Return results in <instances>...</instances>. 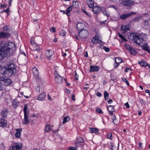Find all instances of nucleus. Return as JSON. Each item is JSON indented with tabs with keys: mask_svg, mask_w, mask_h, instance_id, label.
I'll use <instances>...</instances> for the list:
<instances>
[{
	"mask_svg": "<svg viewBox=\"0 0 150 150\" xmlns=\"http://www.w3.org/2000/svg\"><path fill=\"white\" fill-rule=\"evenodd\" d=\"M16 66L13 64H11L8 66V67L5 68L3 74L11 76L15 75L16 73Z\"/></svg>",
	"mask_w": 150,
	"mask_h": 150,
	"instance_id": "nucleus-3",
	"label": "nucleus"
},
{
	"mask_svg": "<svg viewBox=\"0 0 150 150\" xmlns=\"http://www.w3.org/2000/svg\"><path fill=\"white\" fill-rule=\"evenodd\" d=\"M5 12L7 13L8 15H9L10 12L9 8L8 7L7 9L4 10L1 12Z\"/></svg>",
	"mask_w": 150,
	"mask_h": 150,
	"instance_id": "nucleus-35",
	"label": "nucleus"
},
{
	"mask_svg": "<svg viewBox=\"0 0 150 150\" xmlns=\"http://www.w3.org/2000/svg\"><path fill=\"white\" fill-rule=\"evenodd\" d=\"M22 144L18 143H15L10 147V150H21Z\"/></svg>",
	"mask_w": 150,
	"mask_h": 150,
	"instance_id": "nucleus-7",
	"label": "nucleus"
},
{
	"mask_svg": "<svg viewBox=\"0 0 150 150\" xmlns=\"http://www.w3.org/2000/svg\"><path fill=\"white\" fill-rule=\"evenodd\" d=\"M15 44L9 42H0V60H2L5 57H9L16 52Z\"/></svg>",
	"mask_w": 150,
	"mask_h": 150,
	"instance_id": "nucleus-1",
	"label": "nucleus"
},
{
	"mask_svg": "<svg viewBox=\"0 0 150 150\" xmlns=\"http://www.w3.org/2000/svg\"><path fill=\"white\" fill-rule=\"evenodd\" d=\"M122 80L124 82H126V83L127 86H129V83L126 79L125 78H123L122 79Z\"/></svg>",
	"mask_w": 150,
	"mask_h": 150,
	"instance_id": "nucleus-40",
	"label": "nucleus"
},
{
	"mask_svg": "<svg viewBox=\"0 0 150 150\" xmlns=\"http://www.w3.org/2000/svg\"><path fill=\"white\" fill-rule=\"evenodd\" d=\"M70 120V117L69 116H67V117H64L63 118L62 123L64 124L65 122L69 121Z\"/></svg>",
	"mask_w": 150,
	"mask_h": 150,
	"instance_id": "nucleus-26",
	"label": "nucleus"
},
{
	"mask_svg": "<svg viewBox=\"0 0 150 150\" xmlns=\"http://www.w3.org/2000/svg\"><path fill=\"white\" fill-rule=\"evenodd\" d=\"M3 30L4 31L8 32L9 31L10 29L6 25L4 26Z\"/></svg>",
	"mask_w": 150,
	"mask_h": 150,
	"instance_id": "nucleus-39",
	"label": "nucleus"
},
{
	"mask_svg": "<svg viewBox=\"0 0 150 150\" xmlns=\"http://www.w3.org/2000/svg\"><path fill=\"white\" fill-rule=\"evenodd\" d=\"M84 55L85 57H88V53L87 51L84 54Z\"/></svg>",
	"mask_w": 150,
	"mask_h": 150,
	"instance_id": "nucleus-62",
	"label": "nucleus"
},
{
	"mask_svg": "<svg viewBox=\"0 0 150 150\" xmlns=\"http://www.w3.org/2000/svg\"><path fill=\"white\" fill-rule=\"evenodd\" d=\"M120 60V58L119 57H116L115 58V62L116 65H115V67L114 68H117V67L119 65V64L122 62V60H120V61H118V62H117V60Z\"/></svg>",
	"mask_w": 150,
	"mask_h": 150,
	"instance_id": "nucleus-22",
	"label": "nucleus"
},
{
	"mask_svg": "<svg viewBox=\"0 0 150 150\" xmlns=\"http://www.w3.org/2000/svg\"><path fill=\"white\" fill-rule=\"evenodd\" d=\"M78 77H79L78 75L77 74L76 72L75 75L74 79L75 80H78Z\"/></svg>",
	"mask_w": 150,
	"mask_h": 150,
	"instance_id": "nucleus-54",
	"label": "nucleus"
},
{
	"mask_svg": "<svg viewBox=\"0 0 150 150\" xmlns=\"http://www.w3.org/2000/svg\"><path fill=\"white\" fill-rule=\"evenodd\" d=\"M46 94L45 93H42L38 97L37 99L39 100H42L44 99L45 98Z\"/></svg>",
	"mask_w": 150,
	"mask_h": 150,
	"instance_id": "nucleus-19",
	"label": "nucleus"
},
{
	"mask_svg": "<svg viewBox=\"0 0 150 150\" xmlns=\"http://www.w3.org/2000/svg\"><path fill=\"white\" fill-rule=\"evenodd\" d=\"M28 109L27 105L25 104L23 108V112L24 114V120L22 123L23 125H26L29 123V120L28 118V115H27V112Z\"/></svg>",
	"mask_w": 150,
	"mask_h": 150,
	"instance_id": "nucleus-4",
	"label": "nucleus"
},
{
	"mask_svg": "<svg viewBox=\"0 0 150 150\" xmlns=\"http://www.w3.org/2000/svg\"><path fill=\"white\" fill-rule=\"evenodd\" d=\"M53 53L51 50H47L46 52V58L48 59H50Z\"/></svg>",
	"mask_w": 150,
	"mask_h": 150,
	"instance_id": "nucleus-15",
	"label": "nucleus"
},
{
	"mask_svg": "<svg viewBox=\"0 0 150 150\" xmlns=\"http://www.w3.org/2000/svg\"><path fill=\"white\" fill-rule=\"evenodd\" d=\"M59 33L60 35L62 36H65L66 35V33L65 31L63 30H60L59 32Z\"/></svg>",
	"mask_w": 150,
	"mask_h": 150,
	"instance_id": "nucleus-34",
	"label": "nucleus"
},
{
	"mask_svg": "<svg viewBox=\"0 0 150 150\" xmlns=\"http://www.w3.org/2000/svg\"><path fill=\"white\" fill-rule=\"evenodd\" d=\"M16 132L15 134V136L16 137L19 138L21 136V133L22 132V129H16Z\"/></svg>",
	"mask_w": 150,
	"mask_h": 150,
	"instance_id": "nucleus-20",
	"label": "nucleus"
},
{
	"mask_svg": "<svg viewBox=\"0 0 150 150\" xmlns=\"http://www.w3.org/2000/svg\"><path fill=\"white\" fill-rule=\"evenodd\" d=\"M13 1V0H9L8 3V5L9 6H11V3Z\"/></svg>",
	"mask_w": 150,
	"mask_h": 150,
	"instance_id": "nucleus-61",
	"label": "nucleus"
},
{
	"mask_svg": "<svg viewBox=\"0 0 150 150\" xmlns=\"http://www.w3.org/2000/svg\"><path fill=\"white\" fill-rule=\"evenodd\" d=\"M136 13V12H131L127 14L123 13L120 16V18L122 20H125L132 15H135Z\"/></svg>",
	"mask_w": 150,
	"mask_h": 150,
	"instance_id": "nucleus-8",
	"label": "nucleus"
},
{
	"mask_svg": "<svg viewBox=\"0 0 150 150\" xmlns=\"http://www.w3.org/2000/svg\"><path fill=\"white\" fill-rule=\"evenodd\" d=\"M84 140L81 137H80L79 139L78 140V142L79 143H84Z\"/></svg>",
	"mask_w": 150,
	"mask_h": 150,
	"instance_id": "nucleus-45",
	"label": "nucleus"
},
{
	"mask_svg": "<svg viewBox=\"0 0 150 150\" xmlns=\"http://www.w3.org/2000/svg\"><path fill=\"white\" fill-rule=\"evenodd\" d=\"M130 25H122L121 27V30L122 32L125 33L130 30Z\"/></svg>",
	"mask_w": 150,
	"mask_h": 150,
	"instance_id": "nucleus-12",
	"label": "nucleus"
},
{
	"mask_svg": "<svg viewBox=\"0 0 150 150\" xmlns=\"http://www.w3.org/2000/svg\"><path fill=\"white\" fill-rule=\"evenodd\" d=\"M2 63L0 62V71L1 70L4 71L5 68H3L1 65Z\"/></svg>",
	"mask_w": 150,
	"mask_h": 150,
	"instance_id": "nucleus-52",
	"label": "nucleus"
},
{
	"mask_svg": "<svg viewBox=\"0 0 150 150\" xmlns=\"http://www.w3.org/2000/svg\"><path fill=\"white\" fill-rule=\"evenodd\" d=\"M112 137V134L111 133H110L108 134L107 135V137L108 139H111V137Z\"/></svg>",
	"mask_w": 150,
	"mask_h": 150,
	"instance_id": "nucleus-50",
	"label": "nucleus"
},
{
	"mask_svg": "<svg viewBox=\"0 0 150 150\" xmlns=\"http://www.w3.org/2000/svg\"><path fill=\"white\" fill-rule=\"evenodd\" d=\"M79 36L82 38H85L88 35V33L86 30H83L79 33Z\"/></svg>",
	"mask_w": 150,
	"mask_h": 150,
	"instance_id": "nucleus-9",
	"label": "nucleus"
},
{
	"mask_svg": "<svg viewBox=\"0 0 150 150\" xmlns=\"http://www.w3.org/2000/svg\"><path fill=\"white\" fill-rule=\"evenodd\" d=\"M8 113L7 110L4 109L1 111V115L3 117H5L7 116Z\"/></svg>",
	"mask_w": 150,
	"mask_h": 150,
	"instance_id": "nucleus-23",
	"label": "nucleus"
},
{
	"mask_svg": "<svg viewBox=\"0 0 150 150\" xmlns=\"http://www.w3.org/2000/svg\"><path fill=\"white\" fill-rule=\"evenodd\" d=\"M0 6L1 7H3L4 8H6V5H5L4 4H0Z\"/></svg>",
	"mask_w": 150,
	"mask_h": 150,
	"instance_id": "nucleus-55",
	"label": "nucleus"
},
{
	"mask_svg": "<svg viewBox=\"0 0 150 150\" xmlns=\"http://www.w3.org/2000/svg\"><path fill=\"white\" fill-rule=\"evenodd\" d=\"M133 1L132 0H126L123 1L122 3L124 5L126 6H131L132 4Z\"/></svg>",
	"mask_w": 150,
	"mask_h": 150,
	"instance_id": "nucleus-16",
	"label": "nucleus"
},
{
	"mask_svg": "<svg viewBox=\"0 0 150 150\" xmlns=\"http://www.w3.org/2000/svg\"><path fill=\"white\" fill-rule=\"evenodd\" d=\"M103 49L106 52H108L110 50V49L108 47H103Z\"/></svg>",
	"mask_w": 150,
	"mask_h": 150,
	"instance_id": "nucleus-48",
	"label": "nucleus"
},
{
	"mask_svg": "<svg viewBox=\"0 0 150 150\" xmlns=\"http://www.w3.org/2000/svg\"><path fill=\"white\" fill-rule=\"evenodd\" d=\"M10 34L9 33L1 32H0V38H5L9 37Z\"/></svg>",
	"mask_w": 150,
	"mask_h": 150,
	"instance_id": "nucleus-14",
	"label": "nucleus"
},
{
	"mask_svg": "<svg viewBox=\"0 0 150 150\" xmlns=\"http://www.w3.org/2000/svg\"><path fill=\"white\" fill-rule=\"evenodd\" d=\"M33 73L34 76H36L37 80L38 81L41 79V78L39 75V72L38 69L36 67H33L32 69Z\"/></svg>",
	"mask_w": 150,
	"mask_h": 150,
	"instance_id": "nucleus-10",
	"label": "nucleus"
},
{
	"mask_svg": "<svg viewBox=\"0 0 150 150\" xmlns=\"http://www.w3.org/2000/svg\"><path fill=\"white\" fill-rule=\"evenodd\" d=\"M141 18V16H138L136 18H134L132 20L133 22H136L137 21H139Z\"/></svg>",
	"mask_w": 150,
	"mask_h": 150,
	"instance_id": "nucleus-32",
	"label": "nucleus"
},
{
	"mask_svg": "<svg viewBox=\"0 0 150 150\" xmlns=\"http://www.w3.org/2000/svg\"><path fill=\"white\" fill-rule=\"evenodd\" d=\"M50 31L52 33H54L55 32L56 30H55V28L54 27H52L50 28Z\"/></svg>",
	"mask_w": 150,
	"mask_h": 150,
	"instance_id": "nucleus-49",
	"label": "nucleus"
},
{
	"mask_svg": "<svg viewBox=\"0 0 150 150\" xmlns=\"http://www.w3.org/2000/svg\"><path fill=\"white\" fill-rule=\"evenodd\" d=\"M113 102V101L111 99H110L108 102V104H111V103Z\"/></svg>",
	"mask_w": 150,
	"mask_h": 150,
	"instance_id": "nucleus-64",
	"label": "nucleus"
},
{
	"mask_svg": "<svg viewBox=\"0 0 150 150\" xmlns=\"http://www.w3.org/2000/svg\"><path fill=\"white\" fill-rule=\"evenodd\" d=\"M89 129L91 131V133H98V130L97 128H93L92 127H89Z\"/></svg>",
	"mask_w": 150,
	"mask_h": 150,
	"instance_id": "nucleus-25",
	"label": "nucleus"
},
{
	"mask_svg": "<svg viewBox=\"0 0 150 150\" xmlns=\"http://www.w3.org/2000/svg\"><path fill=\"white\" fill-rule=\"evenodd\" d=\"M0 81H3L4 85L6 86L10 85L12 83L11 79L5 78L2 76H0Z\"/></svg>",
	"mask_w": 150,
	"mask_h": 150,
	"instance_id": "nucleus-6",
	"label": "nucleus"
},
{
	"mask_svg": "<svg viewBox=\"0 0 150 150\" xmlns=\"http://www.w3.org/2000/svg\"><path fill=\"white\" fill-rule=\"evenodd\" d=\"M68 150H76V149L75 147L72 146L68 148Z\"/></svg>",
	"mask_w": 150,
	"mask_h": 150,
	"instance_id": "nucleus-51",
	"label": "nucleus"
},
{
	"mask_svg": "<svg viewBox=\"0 0 150 150\" xmlns=\"http://www.w3.org/2000/svg\"><path fill=\"white\" fill-rule=\"evenodd\" d=\"M93 11L94 13L98 15L101 11V8L97 6L93 7Z\"/></svg>",
	"mask_w": 150,
	"mask_h": 150,
	"instance_id": "nucleus-17",
	"label": "nucleus"
},
{
	"mask_svg": "<svg viewBox=\"0 0 150 150\" xmlns=\"http://www.w3.org/2000/svg\"><path fill=\"white\" fill-rule=\"evenodd\" d=\"M75 95L74 94L72 95V99L73 101H75Z\"/></svg>",
	"mask_w": 150,
	"mask_h": 150,
	"instance_id": "nucleus-60",
	"label": "nucleus"
},
{
	"mask_svg": "<svg viewBox=\"0 0 150 150\" xmlns=\"http://www.w3.org/2000/svg\"><path fill=\"white\" fill-rule=\"evenodd\" d=\"M54 74L56 82L59 84L62 83L63 81V78L59 74L58 71L55 70L54 72Z\"/></svg>",
	"mask_w": 150,
	"mask_h": 150,
	"instance_id": "nucleus-5",
	"label": "nucleus"
},
{
	"mask_svg": "<svg viewBox=\"0 0 150 150\" xmlns=\"http://www.w3.org/2000/svg\"><path fill=\"white\" fill-rule=\"evenodd\" d=\"M102 12L104 15H106L107 17L109 16V14L106 11L103 10Z\"/></svg>",
	"mask_w": 150,
	"mask_h": 150,
	"instance_id": "nucleus-42",
	"label": "nucleus"
},
{
	"mask_svg": "<svg viewBox=\"0 0 150 150\" xmlns=\"http://www.w3.org/2000/svg\"><path fill=\"white\" fill-rule=\"evenodd\" d=\"M76 146L77 147H79L81 146V144L79 142H77L75 143Z\"/></svg>",
	"mask_w": 150,
	"mask_h": 150,
	"instance_id": "nucleus-53",
	"label": "nucleus"
},
{
	"mask_svg": "<svg viewBox=\"0 0 150 150\" xmlns=\"http://www.w3.org/2000/svg\"><path fill=\"white\" fill-rule=\"evenodd\" d=\"M52 129V127L50 125H47L46 127H45V132H47L50 130L51 129Z\"/></svg>",
	"mask_w": 150,
	"mask_h": 150,
	"instance_id": "nucleus-28",
	"label": "nucleus"
},
{
	"mask_svg": "<svg viewBox=\"0 0 150 150\" xmlns=\"http://www.w3.org/2000/svg\"><path fill=\"white\" fill-rule=\"evenodd\" d=\"M108 111H114V106L112 105H110L107 108Z\"/></svg>",
	"mask_w": 150,
	"mask_h": 150,
	"instance_id": "nucleus-36",
	"label": "nucleus"
},
{
	"mask_svg": "<svg viewBox=\"0 0 150 150\" xmlns=\"http://www.w3.org/2000/svg\"><path fill=\"white\" fill-rule=\"evenodd\" d=\"M96 111L98 113L100 114H103V112L102 111L101 109L99 108H97L96 109Z\"/></svg>",
	"mask_w": 150,
	"mask_h": 150,
	"instance_id": "nucleus-44",
	"label": "nucleus"
},
{
	"mask_svg": "<svg viewBox=\"0 0 150 150\" xmlns=\"http://www.w3.org/2000/svg\"><path fill=\"white\" fill-rule=\"evenodd\" d=\"M92 43L94 44H96L97 43L99 42L98 40H96V38H95V37L93 38L92 40Z\"/></svg>",
	"mask_w": 150,
	"mask_h": 150,
	"instance_id": "nucleus-38",
	"label": "nucleus"
},
{
	"mask_svg": "<svg viewBox=\"0 0 150 150\" xmlns=\"http://www.w3.org/2000/svg\"><path fill=\"white\" fill-rule=\"evenodd\" d=\"M86 3L90 8H93L94 6V3L92 0H86Z\"/></svg>",
	"mask_w": 150,
	"mask_h": 150,
	"instance_id": "nucleus-18",
	"label": "nucleus"
},
{
	"mask_svg": "<svg viewBox=\"0 0 150 150\" xmlns=\"http://www.w3.org/2000/svg\"><path fill=\"white\" fill-rule=\"evenodd\" d=\"M129 70H130V71H131V70L130 68H127L125 69V71L126 72H128Z\"/></svg>",
	"mask_w": 150,
	"mask_h": 150,
	"instance_id": "nucleus-63",
	"label": "nucleus"
},
{
	"mask_svg": "<svg viewBox=\"0 0 150 150\" xmlns=\"http://www.w3.org/2000/svg\"><path fill=\"white\" fill-rule=\"evenodd\" d=\"M72 9V5H71L68 7L67 9L66 14L68 16L70 15V12L71 11Z\"/></svg>",
	"mask_w": 150,
	"mask_h": 150,
	"instance_id": "nucleus-24",
	"label": "nucleus"
},
{
	"mask_svg": "<svg viewBox=\"0 0 150 150\" xmlns=\"http://www.w3.org/2000/svg\"><path fill=\"white\" fill-rule=\"evenodd\" d=\"M35 50L37 51H40L41 50V48L40 46L38 45H36L35 46Z\"/></svg>",
	"mask_w": 150,
	"mask_h": 150,
	"instance_id": "nucleus-37",
	"label": "nucleus"
},
{
	"mask_svg": "<svg viewBox=\"0 0 150 150\" xmlns=\"http://www.w3.org/2000/svg\"><path fill=\"white\" fill-rule=\"evenodd\" d=\"M72 7L77 8L79 6V2L77 1H74L72 2Z\"/></svg>",
	"mask_w": 150,
	"mask_h": 150,
	"instance_id": "nucleus-27",
	"label": "nucleus"
},
{
	"mask_svg": "<svg viewBox=\"0 0 150 150\" xmlns=\"http://www.w3.org/2000/svg\"><path fill=\"white\" fill-rule=\"evenodd\" d=\"M96 95L98 96L99 97H100L102 95V94L100 92H97Z\"/></svg>",
	"mask_w": 150,
	"mask_h": 150,
	"instance_id": "nucleus-56",
	"label": "nucleus"
},
{
	"mask_svg": "<svg viewBox=\"0 0 150 150\" xmlns=\"http://www.w3.org/2000/svg\"><path fill=\"white\" fill-rule=\"evenodd\" d=\"M85 27V25L84 23L79 22L76 25L77 29L79 31H81L83 30H84L83 29Z\"/></svg>",
	"mask_w": 150,
	"mask_h": 150,
	"instance_id": "nucleus-11",
	"label": "nucleus"
},
{
	"mask_svg": "<svg viewBox=\"0 0 150 150\" xmlns=\"http://www.w3.org/2000/svg\"><path fill=\"white\" fill-rule=\"evenodd\" d=\"M139 63L140 66L143 67H146L147 64V63L145 62L144 61H141L139 62Z\"/></svg>",
	"mask_w": 150,
	"mask_h": 150,
	"instance_id": "nucleus-31",
	"label": "nucleus"
},
{
	"mask_svg": "<svg viewBox=\"0 0 150 150\" xmlns=\"http://www.w3.org/2000/svg\"><path fill=\"white\" fill-rule=\"evenodd\" d=\"M30 42L31 43V44L33 45H35L36 44V43L35 42V41L33 40H31L30 41Z\"/></svg>",
	"mask_w": 150,
	"mask_h": 150,
	"instance_id": "nucleus-57",
	"label": "nucleus"
},
{
	"mask_svg": "<svg viewBox=\"0 0 150 150\" xmlns=\"http://www.w3.org/2000/svg\"><path fill=\"white\" fill-rule=\"evenodd\" d=\"M36 90L37 91L40 92V87L39 86H38L36 87Z\"/></svg>",
	"mask_w": 150,
	"mask_h": 150,
	"instance_id": "nucleus-59",
	"label": "nucleus"
},
{
	"mask_svg": "<svg viewBox=\"0 0 150 150\" xmlns=\"http://www.w3.org/2000/svg\"><path fill=\"white\" fill-rule=\"evenodd\" d=\"M109 96V95L108 92L106 91H105L104 92V97L105 100H107L108 99Z\"/></svg>",
	"mask_w": 150,
	"mask_h": 150,
	"instance_id": "nucleus-30",
	"label": "nucleus"
},
{
	"mask_svg": "<svg viewBox=\"0 0 150 150\" xmlns=\"http://www.w3.org/2000/svg\"><path fill=\"white\" fill-rule=\"evenodd\" d=\"M139 100L142 104L145 105L146 103V102L143 99L139 98Z\"/></svg>",
	"mask_w": 150,
	"mask_h": 150,
	"instance_id": "nucleus-43",
	"label": "nucleus"
},
{
	"mask_svg": "<svg viewBox=\"0 0 150 150\" xmlns=\"http://www.w3.org/2000/svg\"><path fill=\"white\" fill-rule=\"evenodd\" d=\"M125 105L126 106L127 108H129V106L128 103H127L125 104Z\"/></svg>",
	"mask_w": 150,
	"mask_h": 150,
	"instance_id": "nucleus-58",
	"label": "nucleus"
},
{
	"mask_svg": "<svg viewBox=\"0 0 150 150\" xmlns=\"http://www.w3.org/2000/svg\"><path fill=\"white\" fill-rule=\"evenodd\" d=\"M119 37L123 39V40L126 41V39L120 33H118Z\"/></svg>",
	"mask_w": 150,
	"mask_h": 150,
	"instance_id": "nucleus-47",
	"label": "nucleus"
},
{
	"mask_svg": "<svg viewBox=\"0 0 150 150\" xmlns=\"http://www.w3.org/2000/svg\"><path fill=\"white\" fill-rule=\"evenodd\" d=\"M112 119L114 124L116 125H117L118 124V122L116 121L117 119L115 115H114L112 116Z\"/></svg>",
	"mask_w": 150,
	"mask_h": 150,
	"instance_id": "nucleus-29",
	"label": "nucleus"
},
{
	"mask_svg": "<svg viewBox=\"0 0 150 150\" xmlns=\"http://www.w3.org/2000/svg\"><path fill=\"white\" fill-rule=\"evenodd\" d=\"M131 37H132L133 39L134 42L138 45L142 46V48L144 50L148 52L150 54V49L149 47L147 44H145L144 45H141L144 41L143 38L141 36H139L137 35L135 33H132L130 35Z\"/></svg>",
	"mask_w": 150,
	"mask_h": 150,
	"instance_id": "nucleus-2",
	"label": "nucleus"
},
{
	"mask_svg": "<svg viewBox=\"0 0 150 150\" xmlns=\"http://www.w3.org/2000/svg\"><path fill=\"white\" fill-rule=\"evenodd\" d=\"M125 48L129 50L132 48L129 45L126 43L125 44Z\"/></svg>",
	"mask_w": 150,
	"mask_h": 150,
	"instance_id": "nucleus-41",
	"label": "nucleus"
},
{
	"mask_svg": "<svg viewBox=\"0 0 150 150\" xmlns=\"http://www.w3.org/2000/svg\"><path fill=\"white\" fill-rule=\"evenodd\" d=\"M129 51L130 52L131 54L133 55H135L136 54V51L133 48H132Z\"/></svg>",
	"mask_w": 150,
	"mask_h": 150,
	"instance_id": "nucleus-33",
	"label": "nucleus"
},
{
	"mask_svg": "<svg viewBox=\"0 0 150 150\" xmlns=\"http://www.w3.org/2000/svg\"><path fill=\"white\" fill-rule=\"evenodd\" d=\"M90 69L89 70L90 72L97 71L99 70L100 68L97 66L91 65L90 67Z\"/></svg>",
	"mask_w": 150,
	"mask_h": 150,
	"instance_id": "nucleus-13",
	"label": "nucleus"
},
{
	"mask_svg": "<svg viewBox=\"0 0 150 150\" xmlns=\"http://www.w3.org/2000/svg\"><path fill=\"white\" fill-rule=\"evenodd\" d=\"M0 124L1 127H5L7 125V121L5 120L0 118Z\"/></svg>",
	"mask_w": 150,
	"mask_h": 150,
	"instance_id": "nucleus-21",
	"label": "nucleus"
},
{
	"mask_svg": "<svg viewBox=\"0 0 150 150\" xmlns=\"http://www.w3.org/2000/svg\"><path fill=\"white\" fill-rule=\"evenodd\" d=\"M13 106L15 108L17 106L18 104L15 100H14L13 101Z\"/></svg>",
	"mask_w": 150,
	"mask_h": 150,
	"instance_id": "nucleus-46",
	"label": "nucleus"
}]
</instances>
